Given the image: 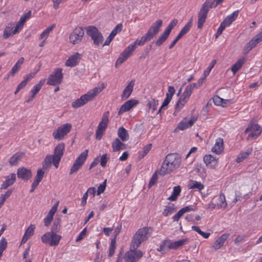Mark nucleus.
<instances>
[{"label": "nucleus", "instance_id": "nucleus-1", "mask_svg": "<svg viewBox=\"0 0 262 262\" xmlns=\"http://www.w3.org/2000/svg\"><path fill=\"white\" fill-rule=\"evenodd\" d=\"M162 24L163 21L162 19L157 20L151 25L145 35L143 36L140 39H137L127 47L133 52L136 49L137 46H143L146 42L150 41L159 32L160 28L162 26Z\"/></svg>", "mask_w": 262, "mask_h": 262}, {"label": "nucleus", "instance_id": "nucleus-2", "mask_svg": "<svg viewBox=\"0 0 262 262\" xmlns=\"http://www.w3.org/2000/svg\"><path fill=\"white\" fill-rule=\"evenodd\" d=\"M96 87L89 91L87 93L82 95L79 98L77 99L72 103V106L74 108H77L83 106L89 101H92L102 90L104 89Z\"/></svg>", "mask_w": 262, "mask_h": 262}, {"label": "nucleus", "instance_id": "nucleus-3", "mask_svg": "<svg viewBox=\"0 0 262 262\" xmlns=\"http://www.w3.org/2000/svg\"><path fill=\"white\" fill-rule=\"evenodd\" d=\"M151 233L152 229L150 227L139 229L133 237L131 243L132 248L137 249L143 242L148 238Z\"/></svg>", "mask_w": 262, "mask_h": 262}, {"label": "nucleus", "instance_id": "nucleus-4", "mask_svg": "<svg viewBox=\"0 0 262 262\" xmlns=\"http://www.w3.org/2000/svg\"><path fill=\"white\" fill-rule=\"evenodd\" d=\"M195 87H196V83H192L186 86L184 92L179 99L176 105L175 111L173 113L174 115H177V113L180 111L186 103L191 96L193 90Z\"/></svg>", "mask_w": 262, "mask_h": 262}, {"label": "nucleus", "instance_id": "nucleus-5", "mask_svg": "<svg viewBox=\"0 0 262 262\" xmlns=\"http://www.w3.org/2000/svg\"><path fill=\"white\" fill-rule=\"evenodd\" d=\"M214 2L213 0H206L201 8L198 13V28H202L204 24L206 21L207 14L210 8H212Z\"/></svg>", "mask_w": 262, "mask_h": 262}, {"label": "nucleus", "instance_id": "nucleus-6", "mask_svg": "<svg viewBox=\"0 0 262 262\" xmlns=\"http://www.w3.org/2000/svg\"><path fill=\"white\" fill-rule=\"evenodd\" d=\"M86 34L91 37L94 44L96 46L101 45L103 41V37L98 29L93 26H90L86 28Z\"/></svg>", "mask_w": 262, "mask_h": 262}, {"label": "nucleus", "instance_id": "nucleus-7", "mask_svg": "<svg viewBox=\"0 0 262 262\" xmlns=\"http://www.w3.org/2000/svg\"><path fill=\"white\" fill-rule=\"evenodd\" d=\"M62 237L53 232H47L41 236V241L46 244H49L51 246H57Z\"/></svg>", "mask_w": 262, "mask_h": 262}, {"label": "nucleus", "instance_id": "nucleus-8", "mask_svg": "<svg viewBox=\"0 0 262 262\" xmlns=\"http://www.w3.org/2000/svg\"><path fill=\"white\" fill-rule=\"evenodd\" d=\"M72 129L70 123L64 124L53 131L52 135L54 138L57 140H62L67 135L70 133Z\"/></svg>", "mask_w": 262, "mask_h": 262}, {"label": "nucleus", "instance_id": "nucleus-9", "mask_svg": "<svg viewBox=\"0 0 262 262\" xmlns=\"http://www.w3.org/2000/svg\"><path fill=\"white\" fill-rule=\"evenodd\" d=\"M88 149H85L76 159L70 169V174L76 172L81 167L88 157Z\"/></svg>", "mask_w": 262, "mask_h": 262}, {"label": "nucleus", "instance_id": "nucleus-10", "mask_svg": "<svg viewBox=\"0 0 262 262\" xmlns=\"http://www.w3.org/2000/svg\"><path fill=\"white\" fill-rule=\"evenodd\" d=\"M62 70L58 68L54 70L48 78L47 84L50 85H56L60 84L63 79Z\"/></svg>", "mask_w": 262, "mask_h": 262}, {"label": "nucleus", "instance_id": "nucleus-11", "mask_svg": "<svg viewBox=\"0 0 262 262\" xmlns=\"http://www.w3.org/2000/svg\"><path fill=\"white\" fill-rule=\"evenodd\" d=\"M137 249L132 248V245H130V250L124 255V259L126 262H137L142 257V252Z\"/></svg>", "mask_w": 262, "mask_h": 262}, {"label": "nucleus", "instance_id": "nucleus-12", "mask_svg": "<svg viewBox=\"0 0 262 262\" xmlns=\"http://www.w3.org/2000/svg\"><path fill=\"white\" fill-rule=\"evenodd\" d=\"M165 159L174 170L179 168L181 163V156L176 153L167 155Z\"/></svg>", "mask_w": 262, "mask_h": 262}, {"label": "nucleus", "instance_id": "nucleus-13", "mask_svg": "<svg viewBox=\"0 0 262 262\" xmlns=\"http://www.w3.org/2000/svg\"><path fill=\"white\" fill-rule=\"evenodd\" d=\"M83 35V29L81 27L76 28L70 35V41L73 44H77L82 40Z\"/></svg>", "mask_w": 262, "mask_h": 262}, {"label": "nucleus", "instance_id": "nucleus-14", "mask_svg": "<svg viewBox=\"0 0 262 262\" xmlns=\"http://www.w3.org/2000/svg\"><path fill=\"white\" fill-rule=\"evenodd\" d=\"M262 128L258 124H254L249 125L245 130V133L248 132H251V133L248 136L247 140L250 139H256L261 134Z\"/></svg>", "mask_w": 262, "mask_h": 262}, {"label": "nucleus", "instance_id": "nucleus-15", "mask_svg": "<svg viewBox=\"0 0 262 262\" xmlns=\"http://www.w3.org/2000/svg\"><path fill=\"white\" fill-rule=\"evenodd\" d=\"M17 175L18 178L24 181H28L31 178L32 172L30 169L22 167L17 169Z\"/></svg>", "mask_w": 262, "mask_h": 262}, {"label": "nucleus", "instance_id": "nucleus-16", "mask_svg": "<svg viewBox=\"0 0 262 262\" xmlns=\"http://www.w3.org/2000/svg\"><path fill=\"white\" fill-rule=\"evenodd\" d=\"M138 102V100L135 99L127 101L121 106L118 112V114L120 115L125 112L129 111L133 107L135 106Z\"/></svg>", "mask_w": 262, "mask_h": 262}, {"label": "nucleus", "instance_id": "nucleus-17", "mask_svg": "<svg viewBox=\"0 0 262 262\" xmlns=\"http://www.w3.org/2000/svg\"><path fill=\"white\" fill-rule=\"evenodd\" d=\"M133 52L128 48H126L123 52L120 55L119 57L117 59L115 66L117 67L118 66H120L122 64L130 55Z\"/></svg>", "mask_w": 262, "mask_h": 262}, {"label": "nucleus", "instance_id": "nucleus-18", "mask_svg": "<svg viewBox=\"0 0 262 262\" xmlns=\"http://www.w3.org/2000/svg\"><path fill=\"white\" fill-rule=\"evenodd\" d=\"M81 57V54L76 53L69 57L66 62V66L70 67L76 66L79 63Z\"/></svg>", "mask_w": 262, "mask_h": 262}, {"label": "nucleus", "instance_id": "nucleus-19", "mask_svg": "<svg viewBox=\"0 0 262 262\" xmlns=\"http://www.w3.org/2000/svg\"><path fill=\"white\" fill-rule=\"evenodd\" d=\"M174 169L171 167L170 164L166 161L165 159L163 161L160 169L159 170V174L161 176H165L170 173Z\"/></svg>", "mask_w": 262, "mask_h": 262}, {"label": "nucleus", "instance_id": "nucleus-20", "mask_svg": "<svg viewBox=\"0 0 262 262\" xmlns=\"http://www.w3.org/2000/svg\"><path fill=\"white\" fill-rule=\"evenodd\" d=\"M135 84V80H131L127 85L125 87L124 90L123 91V93L121 95L122 99L126 100L132 94L133 91V88Z\"/></svg>", "mask_w": 262, "mask_h": 262}, {"label": "nucleus", "instance_id": "nucleus-21", "mask_svg": "<svg viewBox=\"0 0 262 262\" xmlns=\"http://www.w3.org/2000/svg\"><path fill=\"white\" fill-rule=\"evenodd\" d=\"M204 161L206 166L209 168H215L217 165V160L211 155H206Z\"/></svg>", "mask_w": 262, "mask_h": 262}, {"label": "nucleus", "instance_id": "nucleus-22", "mask_svg": "<svg viewBox=\"0 0 262 262\" xmlns=\"http://www.w3.org/2000/svg\"><path fill=\"white\" fill-rule=\"evenodd\" d=\"M229 236L228 234H223L220 237L217 238L212 246L213 248L215 250L219 249L224 245L225 242L227 240Z\"/></svg>", "mask_w": 262, "mask_h": 262}, {"label": "nucleus", "instance_id": "nucleus-23", "mask_svg": "<svg viewBox=\"0 0 262 262\" xmlns=\"http://www.w3.org/2000/svg\"><path fill=\"white\" fill-rule=\"evenodd\" d=\"M65 149V144L63 143L58 144L55 147L54 150V158L61 159L64 151Z\"/></svg>", "mask_w": 262, "mask_h": 262}, {"label": "nucleus", "instance_id": "nucleus-24", "mask_svg": "<svg viewBox=\"0 0 262 262\" xmlns=\"http://www.w3.org/2000/svg\"><path fill=\"white\" fill-rule=\"evenodd\" d=\"M16 180V174L14 173H11L6 177V180L2 184L0 189H6L9 186L14 184Z\"/></svg>", "mask_w": 262, "mask_h": 262}, {"label": "nucleus", "instance_id": "nucleus-25", "mask_svg": "<svg viewBox=\"0 0 262 262\" xmlns=\"http://www.w3.org/2000/svg\"><path fill=\"white\" fill-rule=\"evenodd\" d=\"M223 150V140L221 138L216 139L214 146L212 148V151L220 154Z\"/></svg>", "mask_w": 262, "mask_h": 262}, {"label": "nucleus", "instance_id": "nucleus-26", "mask_svg": "<svg viewBox=\"0 0 262 262\" xmlns=\"http://www.w3.org/2000/svg\"><path fill=\"white\" fill-rule=\"evenodd\" d=\"M35 228V225L32 224L28 227L21 239V244L25 243L33 234Z\"/></svg>", "mask_w": 262, "mask_h": 262}, {"label": "nucleus", "instance_id": "nucleus-27", "mask_svg": "<svg viewBox=\"0 0 262 262\" xmlns=\"http://www.w3.org/2000/svg\"><path fill=\"white\" fill-rule=\"evenodd\" d=\"M188 241L187 238H183L180 239L174 242H171L169 240V243H168L167 248L172 249H177L180 247L182 246Z\"/></svg>", "mask_w": 262, "mask_h": 262}, {"label": "nucleus", "instance_id": "nucleus-28", "mask_svg": "<svg viewBox=\"0 0 262 262\" xmlns=\"http://www.w3.org/2000/svg\"><path fill=\"white\" fill-rule=\"evenodd\" d=\"M239 14V11H234L232 14L227 16L222 21L227 26H229L237 17Z\"/></svg>", "mask_w": 262, "mask_h": 262}, {"label": "nucleus", "instance_id": "nucleus-29", "mask_svg": "<svg viewBox=\"0 0 262 262\" xmlns=\"http://www.w3.org/2000/svg\"><path fill=\"white\" fill-rule=\"evenodd\" d=\"M108 112H106L103 114L102 120L99 123L97 128L105 131L108 122Z\"/></svg>", "mask_w": 262, "mask_h": 262}, {"label": "nucleus", "instance_id": "nucleus-30", "mask_svg": "<svg viewBox=\"0 0 262 262\" xmlns=\"http://www.w3.org/2000/svg\"><path fill=\"white\" fill-rule=\"evenodd\" d=\"M24 153L17 152L12 156L9 160V163L11 166H16L18 164L22 158Z\"/></svg>", "mask_w": 262, "mask_h": 262}, {"label": "nucleus", "instance_id": "nucleus-31", "mask_svg": "<svg viewBox=\"0 0 262 262\" xmlns=\"http://www.w3.org/2000/svg\"><path fill=\"white\" fill-rule=\"evenodd\" d=\"M24 62V58L20 57L17 62L15 64V65L12 67L11 70L9 72L8 74V76H13L19 70L21 67V64Z\"/></svg>", "mask_w": 262, "mask_h": 262}, {"label": "nucleus", "instance_id": "nucleus-32", "mask_svg": "<svg viewBox=\"0 0 262 262\" xmlns=\"http://www.w3.org/2000/svg\"><path fill=\"white\" fill-rule=\"evenodd\" d=\"M112 148L114 151H118L125 149L126 147L119 139L116 138L112 143Z\"/></svg>", "mask_w": 262, "mask_h": 262}, {"label": "nucleus", "instance_id": "nucleus-33", "mask_svg": "<svg viewBox=\"0 0 262 262\" xmlns=\"http://www.w3.org/2000/svg\"><path fill=\"white\" fill-rule=\"evenodd\" d=\"M177 208L174 207V205L173 203H169L165 207L162 214L164 216H167L171 215L173 212H175Z\"/></svg>", "mask_w": 262, "mask_h": 262}, {"label": "nucleus", "instance_id": "nucleus-34", "mask_svg": "<svg viewBox=\"0 0 262 262\" xmlns=\"http://www.w3.org/2000/svg\"><path fill=\"white\" fill-rule=\"evenodd\" d=\"M54 160V157L53 156L50 155H47L42 162V168L43 169H49L51 166Z\"/></svg>", "mask_w": 262, "mask_h": 262}, {"label": "nucleus", "instance_id": "nucleus-35", "mask_svg": "<svg viewBox=\"0 0 262 262\" xmlns=\"http://www.w3.org/2000/svg\"><path fill=\"white\" fill-rule=\"evenodd\" d=\"M118 136L123 142L126 141L129 139V135L127 130L123 127L119 128Z\"/></svg>", "mask_w": 262, "mask_h": 262}, {"label": "nucleus", "instance_id": "nucleus-36", "mask_svg": "<svg viewBox=\"0 0 262 262\" xmlns=\"http://www.w3.org/2000/svg\"><path fill=\"white\" fill-rule=\"evenodd\" d=\"M252 148H248L246 151L240 153L236 159V162L239 163L246 159L252 153Z\"/></svg>", "mask_w": 262, "mask_h": 262}, {"label": "nucleus", "instance_id": "nucleus-37", "mask_svg": "<svg viewBox=\"0 0 262 262\" xmlns=\"http://www.w3.org/2000/svg\"><path fill=\"white\" fill-rule=\"evenodd\" d=\"M245 59L243 58L239 59L231 67V70L233 73L235 74L243 66Z\"/></svg>", "mask_w": 262, "mask_h": 262}, {"label": "nucleus", "instance_id": "nucleus-38", "mask_svg": "<svg viewBox=\"0 0 262 262\" xmlns=\"http://www.w3.org/2000/svg\"><path fill=\"white\" fill-rule=\"evenodd\" d=\"M181 191V189L180 186L174 187L172 194L167 199L171 201L177 200L178 196L180 194Z\"/></svg>", "mask_w": 262, "mask_h": 262}, {"label": "nucleus", "instance_id": "nucleus-39", "mask_svg": "<svg viewBox=\"0 0 262 262\" xmlns=\"http://www.w3.org/2000/svg\"><path fill=\"white\" fill-rule=\"evenodd\" d=\"M189 189H196L199 190H202L204 186V185L199 182L192 180L188 185Z\"/></svg>", "mask_w": 262, "mask_h": 262}, {"label": "nucleus", "instance_id": "nucleus-40", "mask_svg": "<svg viewBox=\"0 0 262 262\" xmlns=\"http://www.w3.org/2000/svg\"><path fill=\"white\" fill-rule=\"evenodd\" d=\"M45 81L46 80L45 79H41L38 82V83L35 85L31 90V93H32V94H33V95H36L40 91L42 86L44 84Z\"/></svg>", "mask_w": 262, "mask_h": 262}, {"label": "nucleus", "instance_id": "nucleus-41", "mask_svg": "<svg viewBox=\"0 0 262 262\" xmlns=\"http://www.w3.org/2000/svg\"><path fill=\"white\" fill-rule=\"evenodd\" d=\"M147 105L149 109L151 111V112L154 113L158 105V100L154 98L151 99V100L148 101Z\"/></svg>", "mask_w": 262, "mask_h": 262}, {"label": "nucleus", "instance_id": "nucleus-42", "mask_svg": "<svg viewBox=\"0 0 262 262\" xmlns=\"http://www.w3.org/2000/svg\"><path fill=\"white\" fill-rule=\"evenodd\" d=\"M216 204H221L222 205L224 206V207H222V208H226L227 207V204L226 202L225 196L223 193H221L220 195L218 197H216Z\"/></svg>", "mask_w": 262, "mask_h": 262}, {"label": "nucleus", "instance_id": "nucleus-43", "mask_svg": "<svg viewBox=\"0 0 262 262\" xmlns=\"http://www.w3.org/2000/svg\"><path fill=\"white\" fill-rule=\"evenodd\" d=\"M60 221L57 220L55 221L53 225L51 227V231L50 232H53V233L57 234V232L60 230Z\"/></svg>", "mask_w": 262, "mask_h": 262}, {"label": "nucleus", "instance_id": "nucleus-44", "mask_svg": "<svg viewBox=\"0 0 262 262\" xmlns=\"http://www.w3.org/2000/svg\"><path fill=\"white\" fill-rule=\"evenodd\" d=\"M259 42L258 41L257 39H256L254 37L249 41L247 45L245 50H247V52L250 51L252 49L255 47L257 44Z\"/></svg>", "mask_w": 262, "mask_h": 262}, {"label": "nucleus", "instance_id": "nucleus-45", "mask_svg": "<svg viewBox=\"0 0 262 262\" xmlns=\"http://www.w3.org/2000/svg\"><path fill=\"white\" fill-rule=\"evenodd\" d=\"M158 174H159V170H156L155 172L153 173L148 183V186L149 188L151 187V186H154L155 184V183H156L158 179Z\"/></svg>", "mask_w": 262, "mask_h": 262}, {"label": "nucleus", "instance_id": "nucleus-46", "mask_svg": "<svg viewBox=\"0 0 262 262\" xmlns=\"http://www.w3.org/2000/svg\"><path fill=\"white\" fill-rule=\"evenodd\" d=\"M116 247V242L115 237H114L111 239V245L109 248L108 256L112 257L114 255Z\"/></svg>", "mask_w": 262, "mask_h": 262}, {"label": "nucleus", "instance_id": "nucleus-47", "mask_svg": "<svg viewBox=\"0 0 262 262\" xmlns=\"http://www.w3.org/2000/svg\"><path fill=\"white\" fill-rule=\"evenodd\" d=\"M168 36L169 35L163 32L156 41V45L158 47L160 46L166 40Z\"/></svg>", "mask_w": 262, "mask_h": 262}, {"label": "nucleus", "instance_id": "nucleus-48", "mask_svg": "<svg viewBox=\"0 0 262 262\" xmlns=\"http://www.w3.org/2000/svg\"><path fill=\"white\" fill-rule=\"evenodd\" d=\"M216 207L220 208V207H224L225 206L223 205H222L220 204H216V197L215 196L213 198L212 201H211L210 203L208 204L207 208L212 210V209H214Z\"/></svg>", "mask_w": 262, "mask_h": 262}, {"label": "nucleus", "instance_id": "nucleus-49", "mask_svg": "<svg viewBox=\"0 0 262 262\" xmlns=\"http://www.w3.org/2000/svg\"><path fill=\"white\" fill-rule=\"evenodd\" d=\"M192 229L196 232H197L199 234L202 235L205 238H207L210 235L209 233L204 232L202 231L199 227L193 226L191 227Z\"/></svg>", "mask_w": 262, "mask_h": 262}, {"label": "nucleus", "instance_id": "nucleus-50", "mask_svg": "<svg viewBox=\"0 0 262 262\" xmlns=\"http://www.w3.org/2000/svg\"><path fill=\"white\" fill-rule=\"evenodd\" d=\"M171 99L172 98H171L170 96H169V94H166V97L164 99V102L162 103V105L160 107V108L159 109L158 112L157 113V114L160 113V112L161 111V110L163 108H164L165 106H167L168 105V104L170 102V101L171 100Z\"/></svg>", "mask_w": 262, "mask_h": 262}, {"label": "nucleus", "instance_id": "nucleus-51", "mask_svg": "<svg viewBox=\"0 0 262 262\" xmlns=\"http://www.w3.org/2000/svg\"><path fill=\"white\" fill-rule=\"evenodd\" d=\"M192 26V23L191 21H189L188 22L185 26L182 29L180 32L181 34L183 35V36L187 33V32L190 30L191 27Z\"/></svg>", "mask_w": 262, "mask_h": 262}, {"label": "nucleus", "instance_id": "nucleus-52", "mask_svg": "<svg viewBox=\"0 0 262 262\" xmlns=\"http://www.w3.org/2000/svg\"><path fill=\"white\" fill-rule=\"evenodd\" d=\"M122 27L123 26L121 24H118L110 33V34H111V36L115 37L118 33L121 31Z\"/></svg>", "mask_w": 262, "mask_h": 262}, {"label": "nucleus", "instance_id": "nucleus-53", "mask_svg": "<svg viewBox=\"0 0 262 262\" xmlns=\"http://www.w3.org/2000/svg\"><path fill=\"white\" fill-rule=\"evenodd\" d=\"M151 144H148L144 147L143 150L139 156L141 158H143L149 152V151L151 149Z\"/></svg>", "mask_w": 262, "mask_h": 262}, {"label": "nucleus", "instance_id": "nucleus-54", "mask_svg": "<svg viewBox=\"0 0 262 262\" xmlns=\"http://www.w3.org/2000/svg\"><path fill=\"white\" fill-rule=\"evenodd\" d=\"M108 159L109 157H108L107 154H105L102 155L100 158V165H101V166H102L103 167L106 166Z\"/></svg>", "mask_w": 262, "mask_h": 262}, {"label": "nucleus", "instance_id": "nucleus-55", "mask_svg": "<svg viewBox=\"0 0 262 262\" xmlns=\"http://www.w3.org/2000/svg\"><path fill=\"white\" fill-rule=\"evenodd\" d=\"M53 219V215L48 213L46 217L44 219V225L45 226L48 227Z\"/></svg>", "mask_w": 262, "mask_h": 262}, {"label": "nucleus", "instance_id": "nucleus-56", "mask_svg": "<svg viewBox=\"0 0 262 262\" xmlns=\"http://www.w3.org/2000/svg\"><path fill=\"white\" fill-rule=\"evenodd\" d=\"M168 243H169V239H166L162 242L160 244L159 248L157 249L158 251H165L167 248Z\"/></svg>", "mask_w": 262, "mask_h": 262}, {"label": "nucleus", "instance_id": "nucleus-57", "mask_svg": "<svg viewBox=\"0 0 262 262\" xmlns=\"http://www.w3.org/2000/svg\"><path fill=\"white\" fill-rule=\"evenodd\" d=\"M106 180H105L102 184L99 185L98 187L97 195H100L101 193L104 192L106 187Z\"/></svg>", "mask_w": 262, "mask_h": 262}, {"label": "nucleus", "instance_id": "nucleus-58", "mask_svg": "<svg viewBox=\"0 0 262 262\" xmlns=\"http://www.w3.org/2000/svg\"><path fill=\"white\" fill-rule=\"evenodd\" d=\"M227 26L224 24L223 22L220 25V26L218 28L217 32L215 34V37L217 38L220 35H221L223 31V30L225 29L226 27Z\"/></svg>", "mask_w": 262, "mask_h": 262}, {"label": "nucleus", "instance_id": "nucleus-59", "mask_svg": "<svg viewBox=\"0 0 262 262\" xmlns=\"http://www.w3.org/2000/svg\"><path fill=\"white\" fill-rule=\"evenodd\" d=\"M7 243L4 237H2L0 241V251L3 252L6 249Z\"/></svg>", "mask_w": 262, "mask_h": 262}, {"label": "nucleus", "instance_id": "nucleus-60", "mask_svg": "<svg viewBox=\"0 0 262 262\" xmlns=\"http://www.w3.org/2000/svg\"><path fill=\"white\" fill-rule=\"evenodd\" d=\"M45 172L41 169H38L37 171V174L35 177V179L38 181L42 180L43 176H44Z\"/></svg>", "mask_w": 262, "mask_h": 262}, {"label": "nucleus", "instance_id": "nucleus-61", "mask_svg": "<svg viewBox=\"0 0 262 262\" xmlns=\"http://www.w3.org/2000/svg\"><path fill=\"white\" fill-rule=\"evenodd\" d=\"M86 228H84L79 234L76 239V242H78L84 238L86 235Z\"/></svg>", "mask_w": 262, "mask_h": 262}, {"label": "nucleus", "instance_id": "nucleus-62", "mask_svg": "<svg viewBox=\"0 0 262 262\" xmlns=\"http://www.w3.org/2000/svg\"><path fill=\"white\" fill-rule=\"evenodd\" d=\"M223 101H224V99L220 98L218 96H215L213 98V102L216 105L223 104Z\"/></svg>", "mask_w": 262, "mask_h": 262}, {"label": "nucleus", "instance_id": "nucleus-63", "mask_svg": "<svg viewBox=\"0 0 262 262\" xmlns=\"http://www.w3.org/2000/svg\"><path fill=\"white\" fill-rule=\"evenodd\" d=\"M184 214L183 211L180 209L179 211L172 217L173 222H178L180 217Z\"/></svg>", "mask_w": 262, "mask_h": 262}, {"label": "nucleus", "instance_id": "nucleus-64", "mask_svg": "<svg viewBox=\"0 0 262 262\" xmlns=\"http://www.w3.org/2000/svg\"><path fill=\"white\" fill-rule=\"evenodd\" d=\"M12 34L11 29L10 28H6L4 31L3 37L4 38L7 39L9 38Z\"/></svg>", "mask_w": 262, "mask_h": 262}]
</instances>
